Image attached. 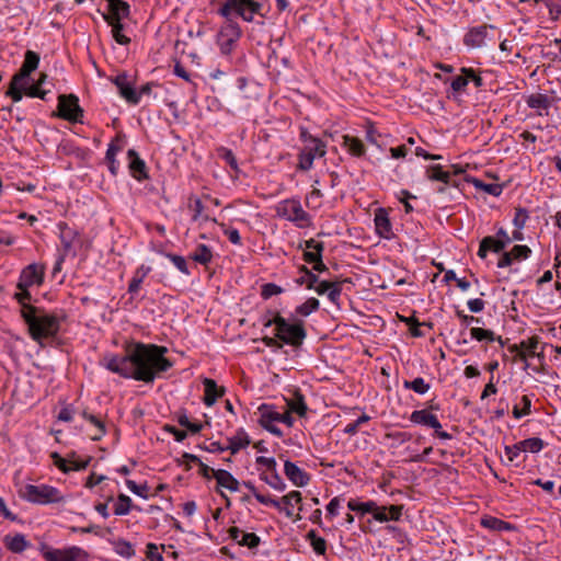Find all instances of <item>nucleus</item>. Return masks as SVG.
Instances as JSON below:
<instances>
[{"mask_svg":"<svg viewBox=\"0 0 561 561\" xmlns=\"http://www.w3.org/2000/svg\"><path fill=\"white\" fill-rule=\"evenodd\" d=\"M167 347L154 344L136 343L124 355L104 357V366L112 373L127 379L152 383L162 373L169 370L173 363L164 354Z\"/></svg>","mask_w":561,"mask_h":561,"instance_id":"obj_1","label":"nucleus"},{"mask_svg":"<svg viewBox=\"0 0 561 561\" xmlns=\"http://www.w3.org/2000/svg\"><path fill=\"white\" fill-rule=\"evenodd\" d=\"M43 277V268L30 264L20 275L16 285L20 291L14 294V298L22 306L21 317L27 324L32 339L39 345H43V340L56 336L59 331V320L56 316L41 313L36 307L25 302L32 298L28 287L42 284Z\"/></svg>","mask_w":561,"mask_h":561,"instance_id":"obj_2","label":"nucleus"},{"mask_svg":"<svg viewBox=\"0 0 561 561\" xmlns=\"http://www.w3.org/2000/svg\"><path fill=\"white\" fill-rule=\"evenodd\" d=\"M275 325V335L282 343L299 347L307 336V332L301 320L289 322L280 314L276 313L273 319H268L264 327Z\"/></svg>","mask_w":561,"mask_h":561,"instance_id":"obj_3","label":"nucleus"},{"mask_svg":"<svg viewBox=\"0 0 561 561\" xmlns=\"http://www.w3.org/2000/svg\"><path fill=\"white\" fill-rule=\"evenodd\" d=\"M263 4L256 0H225L219 8L218 13L226 20L231 19L232 14L240 16L245 22H253L254 14L264 18L262 13Z\"/></svg>","mask_w":561,"mask_h":561,"instance_id":"obj_4","label":"nucleus"},{"mask_svg":"<svg viewBox=\"0 0 561 561\" xmlns=\"http://www.w3.org/2000/svg\"><path fill=\"white\" fill-rule=\"evenodd\" d=\"M22 496L35 504L59 503L64 500L57 488L47 484H26L23 489Z\"/></svg>","mask_w":561,"mask_h":561,"instance_id":"obj_5","label":"nucleus"},{"mask_svg":"<svg viewBox=\"0 0 561 561\" xmlns=\"http://www.w3.org/2000/svg\"><path fill=\"white\" fill-rule=\"evenodd\" d=\"M241 36L242 30L240 25L232 19L226 20L216 37L220 53L226 56L230 55L236 48Z\"/></svg>","mask_w":561,"mask_h":561,"instance_id":"obj_6","label":"nucleus"},{"mask_svg":"<svg viewBox=\"0 0 561 561\" xmlns=\"http://www.w3.org/2000/svg\"><path fill=\"white\" fill-rule=\"evenodd\" d=\"M277 215L295 222L298 227L304 228L310 225V216L304 210L298 199H285L280 202L276 208Z\"/></svg>","mask_w":561,"mask_h":561,"instance_id":"obj_7","label":"nucleus"},{"mask_svg":"<svg viewBox=\"0 0 561 561\" xmlns=\"http://www.w3.org/2000/svg\"><path fill=\"white\" fill-rule=\"evenodd\" d=\"M39 550L46 561H85L88 557L87 552L77 546L53 549L46 543H42Z\"/></svg>","mask_w":561,"mask_h":561,"instance_id":"obj_8","label":"nucleus"},{"mask_svg":"<svg viewBox=\"0 0 561 561\" xmlns=\"http://www.w3.org/2000/svg\"><path fill=\"white\" fill-rule=\"evenodd\" d=\"M58 116L72 123L81 122L83 110L79 105L78 96L60 94L58 98Z\"/></svg>","mask_w":561,"mask_h":561,"instance_id":"obj_9","label":"nucleus"},{"mask_svg":"<svg viewBox=\"0 0 561 561\" xmlns=\"http://www.w3.org/2000/svg\"><path fill=\"white\" fill-rule=\"evenodd\" d=\"M309 137L311 145L305 147V149L299 153L298 168L302 171L311 169L316 157H323L325 154V145L313 136Z\"/></svg>","mask_w":561,"mask_h":561,"instance_id":"obj_10","label":"nucleus"},{"mask_svg":"<svg viewBox=\"0 0 561 561\" xmlns=\"http://www.w3.org/2000/svg\"><path fill=\"white\" fill-rule=\"evenodd\" d=\"M496 27L491 24H483L469 28L463 36V44L471 48H481L486 45L488 41H492L490 37V31H495Z\"/></svg>","mask_w":561,"mask_h":561,"instance_id":"obj_11","label":"nucleus"},{"mask_svg":"<svg viewBox=\"0 0 561 561\" xmlns=\"http://www.w3.org/2000/svg\"><path fill=\"white\" fill-rule=\"evenodd\" d=\"M282 510L280 512H284L285 515L289 518H294V520L301 519V516L299 514H294V506L298 505V511H302L301 505V493L299 491H291L288 494L284 495L280 500Z\"/></svg>","mask_w":561,"mask_h":561,"instance_id":"obj_12","label":"nucleus"},{"mask_svg":"<svg viewBox=\"0 0 561 561\" xmlns=\"http://www.w3.org/2000/svg\"><path fill=\"white\" fill-rule=\"evenodd\" d=\"M113 81H114L115 85L117 87L119 94L126 101H128L131 104L139 103V94L128 82V77L126 73L117 75Z\"/></svg>","mask_w":561,"mask_h":561,"instance_id":"obj_13","label":"nucleus"},{"mask_svg":"<svg viewBox=\"0 0 561 561\" xmlns=\"http://www.w3.org/2000/svg\"><path fill=\"white\" fill-rule=\"evenodd\" d=\"M284 472L296 486H305L310 481V476L289 460H286L284 463Z\"/></svg>","mask_w":561,"mask_h":561,"instance_id":"obj_14","label":"nucleus"},{"mask_svg":"<svg viewBox=\"0 0 561 561\" xmlns=\"http://www.w3.org/2000/svg\"><path fill=\"white\" fill-rule=\"evenodd\" d=\"M128 168L133 178L142 181L148 178L145 161L138 156L134 149L127 151Z\"/></svg>","mask_w":561,"mask_h":561,"instance_id":"obj_15","label":"nucleus"},{"mask_svg":"<svg viewBox=\"0 0 561 561\" xmlns=\"http://www.w3.org/2000/svg\"><path fill=\"white\" fill-rule=\"evenodd\" d=\"M108 3V13L103 14L105 21H122L129 15V4L123 0H105Z\"/></svg>","mask_w":561,"mask_h":561,"instance_id":"obj_16","label":"nucleus"},{"mask_svg":"<svg viewBox=\"0 0 561 561\" xmlns=\"http://www.w3.org/2000/svg\"><path fill=\"white\" fill-rule=\"evenodd\" d=\"M38 64L39 56L32 50H27L20 71L13 76L14 84L25 81L31 75V72L37 68Z\"/></svg>","mask_w":561,"mask_h":561,"instance_id":"obj_17","label":"nucleus"},{"mask_svg":"<svg viewBox=\"0 0 561 561\" xmlns=\"http://www.w3.org/2000/svg\"><path fill=\"white\" fill-rule=\"evenodd\" d=\"M230 538L239 543L240 546L248 547L249 549H254L260 545V537L254 533H245L238 527H231L229 530Z\"/></svg>","mask_w":561,"mask_h":561,"instance_id":"obj_18","label":"nucleus"},{"mask_svg":"<svg viewBox=\"0 0 561 561\" xmlns=\"http://www.w3.org/2000/svg\"><path fill=\"white\" fill-rule=\"evenodd\" d=\"M318 295H328V298L331 302L336 304L340 299L342 287L341 283L339 282H328V280H320L313 286V288Z\"/></svg>","mask_w":561,"mask_h":561,"instance_id":"obj_19","label":"nucleus"},{"mask_svg":"<svg viewBox=\"0 0 561 561\" xmlns=\"http://www.w3.org/2000/svg\"><path fill=\"white\" fill-rule=\"evenodd\" d=\"M402 505H390V506H376V511L373 514L374 519L380 523L389 520H399L402 515Z\"/></svg>","mask_w":561,"mask_h":561,"instance_id":"obj_20","label":"nucleus"},{"mask_svg":"<svg viewBox=\"0 0 561 561\" xmlns=\"http://www.w3.org/2000/svg\"><path fill=\"white\" fill-rule=\"evenodd\" d=\"M375 228L376 232L385 239L392 237L391 222L388 213L383 208H378L375 213Z\"/></svg>","mask_w":561,"mask_h":561,"instance_id":"obj_21","label":"nucleus"},{"mask_svg":"<svg viewBox=\"0 0 561 561\" xmlns=\"http://www.w3.org/2000/svg\"><path fill=\"white\" fill-rule=\"evenodd\" d=\"M411 422L421 424L434 430H440L442 424L439 423L436 415L430 413L426 410H415L410 416Z\"/></svg>","mask_w":561,"mask_h":561,"instance_id":"obj_22","label":"nucleus"},{"mask_svg":"<svg viewBox=\"0 0 561 561\" xmlns=\"http://www.w3.org/2000/svg\"><path fill=\"white\" fill-rule=\"evenodd\" d=\"M505 248V242H501L495 237L488 236L480 241L478 256L481 259H485L489 251L500 253Z\"/></svg>","mask_w":561,"mask_h":561,"instance_id":"obj_23","label":"nucleus"},{"mask_svg":"<svg viewBox=\"0 0 561 561\" xmlns=\"http://www.w3.org/2000/svg\"><path fill=\"white\" fill-rule=\"evenodd\" d=\"M203 385L205 388L204 403L207 407H211L218 398L224 396L225 389L219 388L216 381L210 378H205Z\"/></svg>","mask_w":561,"mask_h":561,"instance_id":"obj_24","label":"nucleus"},{"mask_svg":"<svg viewBox=\"0 0 561 561\" xmlns=\"http://www.w3.org/2000/svg\"><path fill=\"white\" fill-rule=\"evenodd\" d=\"M214 478L217 481L218 488L228 489L231 492L239 491V481L227 470L218 469L214 472Z\"/></svg>","mask_w":561,"mask_h":561,"instance_id":"obj_25","label":"nucleus"},{"mask_svg":"<svg viewBox=\"0 0 561 561\" xmlns=\"http://www.w3.org/2000/svg\"><path fill=\"white\" fill-rule=\"evenodd\" d=\"M526 102L530 108L537 110L539 115H542L543 112L547 114L551 105V99L541 93L529 95Z\"/></svg>","mask_w":561,"mask_h":561,"instance_id":"obj_26","label":"nucleus"},{"mask_svg":"<svg viewBox=\"0 0 561 561\" xmlns=\"http://www.w3.org/2000/svg\"><path fill=\"white\" fill-rule=\"evenodd\" d=\"M227 448L232 455H236L240 449L247 447L250 444V438L243 428H239L237 434L229 439Z\"/></svg>","mask_w":561,"mask_h":561,"instance_id":"obj_27","label":"nucleus"},{"mask_svg":"<svg viewBox=\"0 0 561 561\" xmlns=\"http://www.w3.org/2000/svg\"><path fill=\"white\" fill-rule=\"evenodd\" d=\"M4 543L5 547L14 553H20L24 551L28 546L25 536L22 534H16L14 536H5Z\"/></svg>","mask_w":561,"mask_h":561,"instance_id":"obj_28","label":"nucleus"},{"mask_svg":"<svg viewBox=\"0 0 561 561\" xmlns=\"http://www.w3.org/2000/svg\"><path fill=\"white\" fill-rule=\"evenodd\" d=\"M287 407L290 413H296L300 417H304L307 414V404L305 402L304 396L299 392H295L294 398L287 400Z\"/></svg>","mask_w":561,"mask_h":561,"instance_id":"obj_29","label":"nucleus"},{"mask_svg":"<svg viewBox=\"0 0 561 561\" xmlns=\"http://www.w3.org/2000/svg\"><path fill=\"white\" fill-rule=\"evenodd\" d=\"M46 77H47V76H46L45 73H42V75H41V78H39V79H38V81H37V83H35V84H31V85H27V84H26V80H25V81H22V88H23V90H24L25 94H26L27 96H31V98H39V99H42V100H45L46 94L48 93V91H46V90H42V89L39 88V85H41L42 83H44V81H45Z\"/></svg>","mask_w":561,"mask_h":561,"instance_id":"obj_30","label":"nucleus"},{"mask_svg":"<svg viewBox=\"0 0 561 561\" xmlns=\"http://www.w3.org/2000/svg\"><path fill=\"white\" fill-rule=\"evenodd\" d=\"M481 525L484 526L485 528H489V529H492L495 531H505V530L515 529V527L512 524L504 522L502 519H499L496 517L482 518Z\"/></svg>","mask_w":561,"mask_h":561,"instance_id":"obj_31","label":"nucleus"},{"mask_svg":"<svg viewBox=\"0 0 561 561\" xmlns=\"http://www.w3.org/2000/svg\"><path fill=\"white\" fill-rule=\"evenodd\" d=\"M377 503L374 501H367V502H357L356 500H350L347 503V507L353 511L360 514H374L376 511Z\"/></svg>","mask_w":561,"mask_h":561,"instance_id":"obj_32","label":"nucleus"},{"mask_svg":"<svg viewBox=\"0 0 561 561\" xmlns=\"http://www.w3.org/2000/svg\"><path fill=\"white\" fill-rule=\"evenodd\" d=\"M344 146L347 147L348 151L356 157H362L365 153V147L363 142L355 137L345 135L343 136Z\"/></svg>","mask_w":561,"mask_h":561,"instance_id":"obj_33","label":"nucleus"},{"mask_svg":"<svg viewBox=\"0 0 561 561\" xmlns=\"http://www.w3.org/2000/svg\"><path fill=\"white\" fill-rule=\"evenodd\" d=\"M470 182L474 185L476 188L482 190L492 196H500L503 191V186L501 184L484 183L479 179H472Z\"/></svg>","mask_w":561,"mask_h":561,"instance_id":"obj_34","label":"nucleus"},{"mask_svg":"<svg viewBox=\"0 0 561 561\" xmlns=\"http://www.w3.org/2000/svg\"><path fill=\"white\" fill-rule=\"evenodd\" d=\"M257 411L260 413L259 423L277 422L279 412L275 411L273 405L263 403Z\"/></svg>","mask_w":561,"mask_h":561,"instance_id":"obj_35","label":"nucleus"},{"mask_svg":"<svg viewBox=\"0 0 561 561\" xmlns=\"http://www.w3.org/2000/svg\"><path fill=\"white\" fill-rule=\"evenodd\" d=\"M307 539L309 540L313 551L317 554L323 556L327 551V541L324 538L319 537L314 530H310L307 534Z\"/></svg>","mask_w":561,"mask_h":561,"instance_id":"obj_36","label":"nucleus"},{"mask_svg":"<svg viewBox=\"0 0 561 561\" xmlns=\"http://www.w3.org/2000/svg\"><path fill=\"white\" fill-rule=\"evenodd\" d=\"M192 259L203 265L208 264L213 259L210 249L205 244H198L195 252L192 254Z\"/></svg>","mask_w":561,"mask_h":561,"instance_id":"obj_37","label":"nucleus"},{"mask_svg":"<svg viewBox=\"0 0 561 561\" xmlns=\"http://www.w3.org/2000/svg\"><path fill=\"white\" fill-rule=\"evenodd\" d=\"M320 307V302L317 298H308L304 304L297 306L295 312L299 316L307 317L310 313L317 311Z\"/></svg>","mask_w":561,"mask_h":561,"instance_id":"obj_38","label":"nucleus"},{"mask_svg":"<svg viewBox=\"0 0 561 561\" xmlns=\"http://www.w3.org/2000/svg\"><path fill=\"white\" fill-rule=\"evenodd\" d=\"M543 440L538 437L527 438L518 443L519 449H523V451L530 453H539L543 448Z\"/></svg>","mask_w":561,"mask_h":561,"instance_id":"obj_39","label":"nucleus"},{"mask_svg":"<svg viewBox=\"0 0 561 561\" xmlns=\"http://www.w3.org/2000/svg\"><path fill=\"white\" fill-rule=\"evenodd\" d=\"M112 26V35L121 45H127L130 38L123 34L124 25L122 21H106Z\"/></svg>","mask_w":561,"mask_h":561,"instance_id":"obj_40","label":"nucleus"},{"mask_svg":"<svg viewBox=\"0 0 561 561\" xmlns=\"http://www.w3.org/2000/svg\"><path fill=\"white\" fill-rule=\"evenodd\" d=\"M300 272L304 273L305 275L297 278V284L306 285L308 289H312L313 286L319 282L318 275L313 274L305 265L300 267Z\"/></svg>","mask_w":561,"mask_h":561,"instance_id":"obj_41","label":"nucleus"},{"mask_svg":"<svg viewBox=\"0 0 561 561\" xmlns=\"http://www.w3.org/2000/svg\"><path fill=\"white\" fill-rule=\"evenodd\" d=\"M538 344H539V340L537 336H531L530 339H528L526 341H522L520 342V348H522L520 358L525 359L527 354L530 356H535Z\"/></svg>","mask_w":561,"mask_h":561,"instance_id":"obj_42","label":"nucleus"},{"mask_svg":"<svg viewBox=\"0 0 561 561\" xmlns=\"http://www.w3.org/2000/svg\"><path fill=\"white\" fill-rule=\"evenodd\" d=\"M130 507H131L130 497L125 494H119L117 497V503L115 504V507H114V514L118 515V516L127 515L130 511Z\"/></svg>","mask_w":561,"mask_h":561,"instance_id":"obj_43","label":"nucleus"},{"mask_svg":"<svg viewBox=\"0 0 561 561\" xmlns=\"http://www.w3.org/2000/svg\"><path fill=\"white\" fill-rule=\"evenodd\" d=\"M88 421L95 427V433L93 435H91V439L100 440L106 433L104 422L101 420L100 416L94 415V414L89 415Z\"/></svg>","mask_w":561,"mask_h":561,"instance_id":"obj_44","label":"nucleus"},{"mask_svg":"<svg viewBox=\"0 0 561 561\" xmlns=\"http://www.w3.org/2000/svg\"><path fill=\"white\" fill-rule=\"evenodd\" d=\"M60 240L66 251H68L71 245L72 241L76 237V232L69 228L66 224H60Z\"/></svg>","mask_w":561,"mask_h":561,"instance_id":"obj_45","label":"nucleus"},{"mask_svg":"<svg viewBox=\"0 0 561 561\" xmlns=\"http://www.w3.org/2000/svg\"><path fill=\"white\" fill-rule=\"evenodd\" d=\"M403 387L405 389H412L413 391H415L416 393H420V394H424L430 389V385L426 383L424 381V379L421 377H417V378L413 379L412 381L405 380L403 382Z\"/></svg>","mask_w":561,"mask_h":561,"instance_id":"obj_46","label":"nucleus"},{"mask_svg":"<svg viewBox=\"0 0 561 561\" xmlns=\"http://www.w3.org/2000/svg\"><path fill=\"white\" fill-rule=\"evenodd\" d=\"M114 550L117 554L124 558H130L135 554L131 543L124 539H118L114 542Z\"/></svg>","mask_w":561,"mask_h":561,"instance_id":"obj_47","label":"nucleus"},{"mask_svg":"<svg viewBox=\"0 0 561 561\" xmlns=\"http://www.w3.org/2000/svg\"><path fill=\"white\" fill-rule=\"evenodd\" d=\"M471 337L477 341H486L494 342L495 333L491 330L482 329V328H471L470 330Z\"/></svg>","mask_w":561,"mask_h":561,"instance_id":"obj_48","label":"nucleus"},{"mask_svg":"<svg viewBox=\"0 0 561 561\" xmlns=\"http://www.w3.org/2000/svg\"><path fill=\"white\" fill-rule=\"evenodd\" d=\"M119 150L118 147L114 146V145H110L108 146V149L106 151V160L108 162V169L111 171V173L113 175H116L117 174V170H118V163L116 162L115 160V156L117 153V151Z\"/></svg>","mask_w":561,"mask_h":561,"instance_id":"obj_49","label":"nucleus"},{"mask_svg":"<svg viewBox=\"0 0 561 561\" xmlns=\"http://www.w3.org/2000/svg\"><path fill=\"white\" fill-rule=\"evenodd\" d=\"M508 252L511 253L513 261L526 260L531 254V250L527 245H514Z\"/></svg>","mask_w":561,"mask_h":561,"instance_id":"obj_50","label":"nucleus"},{"mask_svg":"<svg viewBox=\"0 0 561 561\" xmlns=\"http://www.w3.org/2000/svg\"><path fill=\"white\" fill-rule=\"evenodd\" d=\"M283 293V288L274 283H266L262 286L261 296L264 299H268L274 295H279Z\"/></svg>","mask_w":561,"mask_h":561,"instance_id":"obj_51","label":"nucleus"},{"mask_svg":"<svg viewBox=\"0 0 561 561\" xmlns=\"http://www.w3.org/2000/svg\"><path fill=\"white\" fill-rule=\"evenodd\" d=\"M262 479L275 490L284 491L286 489L285 482L275 471L270 478L266 476H262Z\"/></svg>","mask_w":561,"mask_h":561,"instance_id":"obj_52","label":"nucleus"},{"mask_svg":"<svg viewBox=\"0 0 561 561\" xmlns=\"http://www.w3.org/2000/svg\"><path fill=\"white\" fill-rule=\"evenodd\" d=\"M167 257L170 259V261L175 265V267L182 272L183 274H190L186 260L176 254L168 253Z\"/></svg>","mask_w":561,"mask_h":561,"instance_id":"obj_53","label":"nucleus"},{"mask_svg":"<svg viewBox=\"0 0 561 561\" xmlns=\"http://www.w3.org/2000/svg\"><path fill=\"white\" fill-rule=\"evenodd\" d=\"M370 420V416L367 415V414H363L362 416H359L355 422L353 423H350L345 426L344 428V433L348 434V435H355L357 432H358V427L368 422Z\"/></svg>","mask_w":561,"mask_h":561,"instance_id":"obj_54","label":"nucleus"},{"mask_svg":"<svg viewBox=\"0 0 561 561\" xmlns=\"http://www.w3.org/2000/svg\"><path fill=\"white\" fill-rule=\"evenodd\" d=\"M90 459L91 458H88L87 460H79L76 458L75 453L69 455V457L67 458L68 463L70 465L69 466L70 470H76V471L85 469L90 462Z\"/></svg>","mask_w":561,"mask_h":561,"instance_id":"obj_55","label":"nucleus"},{"mask_svg":"<svg viewBox=\"0 0 561 561\" xmlns=\"http://www.w3.org/2000/svg\"><path fill=\"white\" fill-rule=\"evenodd\" d=\"M22 91H24L22 88V82L14 84V77H13L7 94L9 96H11L14 102H20L23 96Z\"/></svg>","mask_w":561,"mask_h":561,"instance_id":"obj_56","label":"nucleus"},{"mask_svg":"<svg viewBox=\"0 0 561 561\" xmlns=\"http://www.w3.org/2000/svg\"><path fill=\"white\" fill-rule=\"evenodd\" d=\"M528 211L525 208H517L515 213V217L513 219V224L517 229H523L528 219Z\"/></svg>","mask_w":561,"mask_h":561,"instance_id":"obj_57","label":"nucleus"},{"mask_svg":"<svg viewBox=\"0 0 561 561\" xmlns=\"http://www.w3.org/2000/svg\"><path fill=\"white\" fill-rule=\"evenodd\" d=\"M522 403H526V409H519L517 405L513 408V415L515 419H520L530 413L531 401L528 396L522 397Z\"/></svg>","mask_w":561,"mask_h":561,"instance_id":"obj_58","label":"nucleus"},{"mask_svg":"<svg viewBox=\"0 0 561 561\" xmlns=\"http://www.w3.org/2000/svg\"><path fill=\"white\" fill-rule=\"evenodd\" d=\"M126 485L136 495H139L145 499L148 496V486L146 484L138 485L133 480H126Z\"/></svg>","mask_w":561,"mask_h":561,"instance_id":"obj_59","label":"nucleus"},{"mask_svg":"<svg viewBox=\"0 0 561 561\" xmlns=\"http://www.w3.org/2000/svg\"><path fill=\"white\" fill-rule=\"evenodd\" d=\"M163 428H164L165 432L172 434L176 442H183L187 437V432L186 431L178 430L173 425L167 424V425H164Z\"/></svg>","mask_w":561,"mask_h":561,"instance_id":"obj_60","label":"nucleus"},{"mask_svg":"<svg viewBox=\"0 0 561 561\" xmlns=\"http://www.w3.org/2000/svg\"><path fill=\"white\" fill-rule=\"evenodd\" d=\"M51 458L54 459V465L58 467L62 472L70 471L67 458H62L58 453H53Z\"/></svg>","mask_w":561,"mask_h":561,"instance_id":"obj_61","label":"nucleus"},{"mask_svg":"<svg viewBox=\"0 0 561 561\" xmlns=\"http://www.w3.org/2000/svg\"><path fill=\"white\" fill-rule=\"evenodd\" d=\"M443 168L439 164L430 165L426 170V175L431 181H438L442 179Z\"/></svg>","mask_w":561,"mask_h":561,"instance_id":"obj_62","label":"nucleus"},{"mask_svg":"<svg viewBox=\"0 0 561 561\" xmlns=\"http://www.w3.org/2000/svg\"><path fill=\"white\" fill-rule=\"evenodd\" d=\"M467 84H468V78L466 75L457 76L451 81V88L456 92L463 90Z\"/></svg>","mask_w":561,"mask_h":561,"instance_id":"obj_63","label":"nucleus"},{"mask_svg":"<svg viewBox=\"0 0 561 561\" xmlns=\"http://www.w3.org/2000/svg\"><path fill=\"white\" fill-rule=\"evenodd\" d=\"M147 559L148 561H163L162 556L158 552V547L154 543L147 545Z\"/></svg>","mask_w":561,"mask_h":561,"instance_id":"obj_64","label":"nucleus"}]
</instances>
